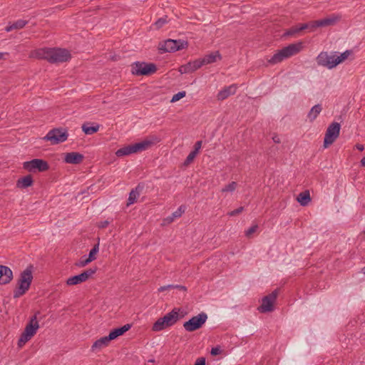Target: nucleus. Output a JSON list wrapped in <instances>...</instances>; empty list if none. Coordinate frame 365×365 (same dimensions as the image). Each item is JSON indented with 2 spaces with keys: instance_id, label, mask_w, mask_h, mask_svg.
<instances>
[{
  "instance_id": "9b49d317",
  "label": "nucleus",
  "mask_w": 365,
  "mask_h": 365,
  "mask_svg": "<svg viewBox=\"0 0 365 365\" xmlns=\"http://www.w3.org/2000/svg\"><path fill=\"white\" fill-rule=\"evenodd\" d=\"M23 168L29 172H43L48 170L49 166L46 161L41 159H34L30 161L24 162Z\"/></svg>"
},
{
  "instance_id": "6e6d98bb",
  "label": "nucleus",
  "mask_w": 365,
  "mask_h": 365,
  "mask_svg": "<svg viewBox=\"0 0 365 365\" xmlns=\"http://www.w3.org/2000/svg\"><path fill=\"white\" fill-rule=\"evenodd\" d=\"M148 362L154 363V362H155V360H153V359H150V360H149V361H148Z\"/></svg>"
},
{
  "instance_id": "2eb2a0df",
  "label": "nucleus",
  "mask_w": 365,
  "mask_h": 365,
  "mask_svg": "<svg viewBox=\"0 0 365 365\" xmlns=\"http://www.w3.org/2000/svg\"><path fill=\"white\" fill-rule=\"evenodd\" d=\"M201 66H202V62L200 61V60L199 58V59H196L193 61H190L187 63L181 66L179 68L178 71L182 74L194 72L195 71L200 68Z\"/></svg>"
},
{
  "instance_id": "c9c22d12",
  "label": "nucleus",
  "mask_w": 365,
  "mask_h": 365,
  "mask_svg": "<svg viewBox=\"0 0 365 365\" xmlns=\"http://www.w3.org/2000/svg\"><path fill=\"white\" fill-rule=\"evenodd\" d=\"M320 23H321L320 20L312 21H310L309 23H308L309 29L310 30V31H314L318 27H322V25L320 24Z\"/></svg>"
},
{
  "instance_id": "f8f14e48",
  "label": "nucleus",
  "mask_w": 365,
  "mask_h": 365,
  "mask_svg": "<svg viewBox=\"0 0 365 365\" xmlns=\"http://www.w3.org/2000/svg\"><path fill=\"white\" fill-rule=\"evenodd\" d=\"M96 269H88L80 274L68 278L66 283L68 286H73L81 284L92 277V275L96 273Z\"/></svg>"
},
{
  "instance_id": "7c9ffc66",
  "label": "nucleus",
  "mask_w": 365,
  "mask_h": 365,
  "mask_svg": "<svg viewBox=\"0 0 365 365\" xmlns=\"http://www.w3.org/2000/svg\"><path fill=\"white\" fill-rule=\"evenodd\" d=\"M352 54V51L351 50H346L344 52L341 53L340 55L336 54V66L345 61Z\"/></svg>"
},
{
  "instance_id": "bb28decb",
  "label": "nucleus",
  "mask_w": 365,
  "mask_h": 365,
  "mask_svg": "<svg viewBox=\"0 0 365 365\" xmlns=\"http://www.w3.org/2000/svg\"><path fill=\"white\" fill-rule=\"evenodd\" d=\"M33 184V179L31 175H26L18 180L16 186L19 188H26Z\"/></svg>"
},
{
  "instance_id": "1a4fd4ad",
  "label": "nucleus",
  "mask_w": 365,
  "mask_h": 365,
  "mask_svg": "<svg viewBox=\"0 0 365 365\" xmlns=\"http://www.w3.org/2000/svg\"><path fill=\"white\" fill-rule=\"evenodd\" d=\"M340 128V124L336 122H334L328 126L324 140V147L325 148H328L336 140L339 135Z\"/></svg>"
},
{
  "instance_id": "58836bf2",
  "label": "nucleus",
  "mask_w": 365,
  "mask_h": 365,
  "mask_svg": "<svg viewBox=\"0 0 365 365\" xmlns=\"http://www.w3.org/2000/svg\"><path fill=\"white\" fill-rule=\"evenodd\" d=\"M197 154L196 153V152H194V151H192L188 155L187 157L186 158V160L185 161V165H189L190 164L193 160L195 158L196 155Z\"/></svg>"
},
{
  "instance_id": "f704fd0d",
  "label": "nucleus",
  "mask_w": 365,
  "mask_h": 365,
  "mask_svg": "<svg viewBox=\"0 0 365 365\" xmlns=\"http://www.w3.org/2000/svg\"><path fill=\"white\" fill-rule=\"evenodd\" d=\"M300 24L296 25L288 29L284 35L285 36H294L297 33L302 31V30H299Z\"/></svg>"
},
{
  "instance_id": "f03ea898",
  "label": "nucleus",
  "mask_w": 365,
  "mask_h": 365,
  "mask_svg": "<svg viewBox=\"0 0 365 365\" xmlns=\"http://www.w3.org/2000/svg\"><path fill=\"white\" fill-rule=\"evenodd\" d=\"M160 138L157 135H152L145 137L141 141L124 146L116 150L115 155L122 158L129 155L138 153L146 150L160 142Z\"/></svg>"
},
{
  "instance_id": "8fccbe9b",
  "label": "nucleus",
  "mask_w": 365,
  "mask_h": 365,
  "mask_svg": "<svg viewBox=\"0 0 365 365\" xmlns=\"http://www.w3.org/2000/svg\"><path fill=\"white\" fill-rule=\"evenodd\" d=\"M272 140L275 143H280L281 142L279 137L277 135L273 136Z\"/></svg>"
},
{
  "instance_id": "37998d69",
  "label": "nucleus",
  "mask_w": 365,
  "mask_h": 365,
  "mask_svg": "<svg viewBox=\"0 0 365 365\" xmlns=\"http://www.w3.org/2000/svg\"><path fill=\"white\" fill-rule=\"evenodd\" d=\"M221 352H222V350H221L220 347L216 346V347H213L211 349L210 354L212 356H216V355L221 354Z\"/></svg>"
},
{
  "instance_id": "6e6552de",
  "label": "nucleus",
  "mask_w": 365,
  "mask_h": 365,
  "mask_svg": "<svg viewBox=\"0 0 365 365\" xmlns=\"http://www.w3.org/2000/svg\"><path fill=\"white\" fill-rule=\"evenodd\" d=\"M68 136V132L65 129L54 128L48 131L43 140L51 142L52 145H56L65 142Z\"/></svg>"
},
{
  "instance_id": "412c9836",
  "label": "nucleus",
  "mask_w": 365,
  "mask_h": 365,
  "mask_svg": "<svg viewBox=\"0 0 365 365\" xmlns=\"http://www.w3.org/2000/svg\"><path fill=\"white\" fill-rule=\"evenodd\" d=\"M184 212L185 208L182 206L179 207L176 211L172 213L171 215L168 216L163 220L162 225L166 226L171 224L175 219L180 217Z\"/></svg>"
},
{
  "instance_id": "5fc2aeb1",
  "label": "nucleus",
  "mask_w": 365,
  "mask_h": 365,
  "mask_svg": "<svg viewBox=\"0 0 365 365\" xmlns=\"http://www.w3.org/2000/svg\"><path fill=\"white\" fill-rule=\"evenodd\" d=\"M361 165L363 166V167H365V157H364L361 160Z\"/></svg>"
},
{
  "instance_id": "603ef678",
  "label": "nucleus",
  "mask_w": 365,
  "mask_h": 365,
  "mask_svg": "<svg viewBox=\"0 0 365 365\" xmlns=\"http://www.w3.org/2000/svg\"><path fill=\"white\" fill-rule=\"evenodd\" d=\"M167 290H169V289L167 288V285H166V286H162V287H160L158 289V292H165V291H167Z\"/></svg>"
},
{
  "instance_id": "393cba45",
  "label": "nucleus",
  "mask_w": 365,
  "mask_h": 365,
  "mask_svg": "<svg viewBox=\"0 0 365 365\" xmlns=\"http://www.w3.org/2000/svg\"><path fill=\"white\" fill-rule=\"evenodd\" d=\"M311 200L312 199L309 190L300 192L297 197V201L304 207L308 205Z\"/></svg>"
},
{
  "instance_id": "79ce46f5",
  "label": "nucleus",
  "mask_w": 365,
  "mask_h": 365,
  "mask_svg": "<svg viewBox=\"0 0 365 365\" xmlns=\"http://www.w3.org/2000/svg\"><path fill=\"white\" fill-rule=\"evenodd\" d=\"M90 262H91V261H88V258H85V259L84 258H81V260L77 264V265L78 267H83L86 266Z\"/></svg>"
},
{
  "instance_id": "423d86ee",
  "label": "nucleus",
  "mask_w": 365,
  "mask_h": 365,
  "mask_svg": "<svg viewBox=\"0 0 365 365\" xmlns=\"http://www.w3.org/2000/svg\"><path fill=\"white\" fill-rule=\"evenodd\" d=\"M157 71L155 64L145 62H136L131 66V73L135 76H149Z\"/></svg>"
},
{
  "instance_id": "e433bc0d",
  "label": "nucleus",
  "mask_w": 365,
  "mask_h": 365,
  "mask_svg": "<svg viewBox=\"0 0 365 365\" xmlns=\"http://www.w3.org/2000/svg\"><path fill=\"white\" fill-rule=\"evenodd\" d=\"M185 95H186V92L185 91L178 92V93L175 94L173 96V98L171 99V102L174 103V102L178 101L181 98H184L185 96Z\"/></svg>"
},
{
  "instance_id": "09e8293b",
  "label": "nucleus",
  "mask_w": 365,
  "mask_h": 365,
  "mask_svg": "<svg viewBox=\"0 0 365 365\" xmlns=\"http://www.w3.org/2000/svg\"><path fill=\"white\" fill-rule=\"evenodd\" d=\"M309 29V24L308 23L307 24H300V28H299V30H304V29Z\"/></svg>"
},
{
  "instance_id": "3c124183",
  "label": "nucleus",
  "mask_w": 365,
  "mask_h": 365,
  "mask_svg": "<svg viewBox=\"0 0 365 365\" xmlns=\"http://www.w3.org/2000/svg\"><path fill=\"white\" fill-rule=\"evenodd\" d=\"M356 149H357V150H359V151H363V150H364V145H361V144H356Z\"/></svg>"
},
{
  "instance_id": "dca6fc26",
  "label": "nucleus",
  "mask_w": 365,
  "mask_h": 365,
  "mask_svg": "<svg viewBox=\"0 0 365 365\" xmlns=\"http://www.w3.org/2000/svg\"><path fill=\"white\" fill-rule=\"evenodd\" d=\"M13 279V272L11 269L4 265H0V284H6Z\"/></svg>"
},
{
  "instance_id": "c756f323",
  "label": "nucleus",
  "mask_w": 365,
  "mask_h": 365,
  "mask_svg": "<svg viewBox=\"0 0 365 365\" xmlns=\"http://www.w3.org/2000/svg\"><path fill=\"white\" fill-rule=\"evenodd\" d=\"M26 24V21L24 20H18L16 22L13 23L12 24L7 26L5 28L6 31L9 32L14 29H20L25 26Z\"/></svg>"
},
{
  "instance_id": "39448f33",
  "label": "nucleus",
  "mask_w": 365,
  "mask_h": 365,
  "mask_svg": "<svg viewBox=\"0 0 365 365\" xmlns=\"http://www.w3.org/2000/svg\"><path fill=\"white\" fill-rule=\"evenodd\" d=\"M39 328V324L37 320L36 314L33 316L29 322L26 324L24 331L21 334L19 341V346H23L28 341H29L36 333Z\"/></svg>"
},
{
  "instance_id": "4c0bfd02",
  "label": "nucleus",
  "mask_w": 365,
  "mask_h": 365,
  "mask_svg": "<svg viewBox=\"0 0 365 365\" xmlns=\"http://www.w3.org/2000/svg\"><path fill=\"white\" fill-rule=\"evenodd\" d=\"M258 229L257 225H252L247 230L245 231V235L247 237H251L252 235L257 232Z\"/></svg>"
},
{
  "instance_id": "a18cd8bd",
  "label": "nucleus",
  "mask_w": 365,
  "mask_h": 365,
  "mask_svg": "<svg viewBox=\"0 0 365 365\" xmlns=\"http://www.w3.org/2000/svg\"><path fill=\"white\" fill-rule=\"evenodd\" d=\"M202 146V141H197L195 144V150L194 152H196L197 154L199 153V150H200Z\"/></svg>"
},
{
  "instance_id": "2f4dec72",
  "label": "nucleus",
  "mask_w": 365,
  "mask_h": 365,
  "mask_svg": "<svg viewBox=\"0 0 365 365\" xmlns=\"http://www.w3.org/2000/svg\"><path fill=\"white\" fill-rule=\"evenodd\" d=\"M139 195H140V192L138 190V188L132 190L129 194L127 205H130L134 204L136 202Z\"/></svg>"
},
{
  "instance_id": "b1692460",
  "label": "nucleus",
  "mask_w": 365,
  "mask_h": 365,
  "mask_svg": "<svg viewBox=\"0 0 365 365\" xmlns=\"http://www.w3.org/2000/svg\"><path fill=\"white\" fill-rule=\"evenodd\" d=\"M130 329V325L128 324H125L124 326H123L120 328L115 329L109 333V334H108L109 339H110V340H113V339H116L117 337H118L119 336L123 335L125 332L128 331Z\"/></svg>"
},
{
  "instance_id": "9d476101",
  "label": "nucleus",
  "mask_w": 365,
  "mask_h": 365,
  "mask_svg": "<svg viewBox=\"0 0 365 365\" xmlns=\"http://www.w3.org/2000/svg\"><path fill=\"white\" fill-rule=\"evenodd\" d=\"M207 316L205 313H200L197 316L192 317L190 320L183 324L184 329L187 331H194L205 323Z\"/></svg>"
},
{
  "instance_id": "a19ab883",
  "label": "nucleus",
  "mask_w": 365,
  "mask_h": 365,
  "mask_svg": "<svg viewBox=\"0 0 365 365\" xmlns=\"http://www.w3.org/2000/svg\"><path fill=\"white\" fill-rule=\"evenodd\" d=\"M243 209H244L243 207H240L239 208H237L236 210H232L231 212H229L227 213V215L229 216L237 215L240 214L242 212Z\"/></svg>"
},
{
  "instance_id": "ea45409f",
  "label": "nucleus",
  "mask_w": 365,
  "mask_h": 365,
  "mask_svg": "<svg viewBox=\"0 0 365 365\" xmlns=\"http://www.w3.org/2000/svg\"><path fill=\"white\" fill-rule=\"evenodd\" d=\"M166 23V18H160L155 23L154 26H155V29H158L163 27Z\"/></svg>"
},
{
  "instance_id": "4468645a",
  "label": "nucleus",
  "mask_w": 365,
  "mask_h": 365,
  "mask_svg": "<svg viewBox=\"0 0 365 365\" xmlns=\"http://www.w3.org/2000/svg\"><path fill=\"white\" fill-rule=\"evenodd\" d=\"M336 53L329 54L327 52H321L317 57V62L319 66L332 69L336 65Z\"/></svg>"
},
{
  "instance_id": "20e7f679",
  "label": "nucleus",
  "mask_w": 365,
  "mask_h": 365,
  "mask_svg": "<svg viewBox=\"0 0 365 365\" xmlns=\"http://www.w3.org/2000/svg\"><path fill=\"white\" fill-rule=\"evenodd\" d=\"M303 48V43L302 41L291 43L283 48L278 50L268 62L270 64H277L281 63L284 60L289 58L297 53H299Z\"/></svg>"
},
{
  "instance_id": "72a5a7b5",
  "label": "nucleus",
  "mask_w": 365,
  "mask_h": 365,
  "mask_svg": "<svg viewBox=\"0 0 365 365\" xmlns=\"http://www.w3.org/2000/svg\"><path fill=\"white\" fill-rule=\"evenodd\" d=\"M99 251V245L96 244L94 245V247L91 250L88 257H87L88 259V261H93L96 259V255Z\"/></svg>"
},
{
  "instance_id": "de8ad7c7",
  "label": "nucleus",
  "mask_w": 365,
  "mask_h": 365,
  "mask_svg": "<svg viewBox=\"0 0 365 365\" xmlns=\"http://www.w3.org/2000/svg\"><path fill=\"white\" fill-rule=\"evenodd\" d=\"M195 365H205V359L204 358L197 359Z\"/></svg>"
},
{
  "instance_id": "f3484780",
  "label": "nucleus",
  "mask_w": 365,
  "mask_h": 365,
  "mask_svg": "<svg viewBox=\"0 0 365 365\" xmlns=\"http://www.w3.org/2000/svg\"><path fill=\"white\" fill-rule=\"evenodd\" d=\"M84 157L82 154L77 152H71L64 153V162L68 164H79Z\"/></svg>"
},
{
  "instance_id": "c03bdc74",
  "label": "nucleus",
  "mask_w": 365,
  "mask_h": 365,
  "mask_svg": "<svg viewBox=\"0 0 365 365\" xmlns=\"http://www.w3.org/2000/svg\"><path fill=\"white\" fill-rule=\"evenodd\" d=\"M167 288L168 289H179L180 290H183V291H185L186 290V288L184 286H181V285H173V284H169V285H167Z\"/></svg>"
},
{
  "instance_id": "a878e982",
  "label": "nucleus",
  "mask_w": 365,
  "mask_h": 365,
  "mask_svg": "<svg viewBox=\"0 0 365 365\" xmlns=\"http://www.w3.org/2000/svg\"><path fill=\"white\" fill-rule=\"evenodd\" d=\"M322 110L320 104L314 106L307 114V118L310 122H313L319 115Z\"/></svg>"
},
{
  "instance_id": "ddd939ff",
  "label": "nucleus",
  "mask_w": 365,
  "mask_h": 365,
  "mask_svg": "<svg viewBox=\"0 0 365 365\" xmlns=\"http://www.w3.org/2000/svg\"><path fill=\"white\" fill-rule=\"evenodd\" d=\"M278 291L274 290L271 294L265 296L262 299V304L259 307L258 310L262 313L269 312L274 309V304L277 299Z\"/></svg>"
},
{
  "instance_id": "f257e3e1",
  "label": "nucleus",
  "mask_w": 365,
  "mask_h": 365,
  "mask_svg": "<svg viewBox=\"0 0 365 365\" xmlns=\"http://www.w3.org/2000/svg\"><path fill=\"white\" fill-rule=\"evenodd\" d=\"M30 58L44 59L51 63H60L69 61L71 58V53L60 48H41L32 51Z\"/></svg>"
},
{
  "instance_id": "aec40b11",
  "label": "nucleus",
  "mask_w": 365,
  "mask_h": 365,
  "mask_svg": "<svg viewBox=\"0 0 365 365\" xmlns=\"http://www.w3.org/2000/svg\"><path fill=\"white\" fill-rule=\"evenodd\" d=\"M237 86L235 84H232L227 87L224 88L217 95V100L223 101L227 98L230 96L234 95L237 91Z\"/></svg>"
},
{
  "instance_id": "0eeeda50",
  "label": "nucleus",
  "mask_w": 365,
  "mask_h": 365,
  "mask_svg": "<svg viewBox=\"0 0 365 365\" xmlns=\"http://www.w3.org/2000/svg\"><path fill=\"white\" fill-rule=\"evenodd\" d=\"M187 47V42L181 40L168 39L159 43L158 48L162 52H175Z\"/></svg>"
},
{
  "instance_id": "cd10ccee",
  "label": "nucleus",
  "mask_w": 365,
  "mask_h": 365,
  "mask_svg": "<svg viewBox=\"0 0 365 365\" xmlns=\"http://www.w3.org/2000/svg\"><path fill=\"white\" fill-rule=\"evenodd\" d=\"M168 327H170L163 317L159 318L153 325L152 330L153 331H160Z\"/></svg>"
},
{
  "instance_id": "473e14b6",
  "label": "nucleus",
  "mask_w": 365,
  "mask_h": 365,
  "mask_svg": "<svg viewBox=\"0 0 365 365\" xmlns=\"http://www.w3.org/2000/svg\"><path fill=\"white\" fill-rule=\"evenodd\" d=\"M237 187V183L236 182H231L226 185L221 189L222 193H232Z\"/></svg>"
},
{
  "instance_id": "c85d7f7f",
  "label": "nucleus",
  "mask_w": 365,
  "mask_h": 365,
  "mask_svg": "<svg viewBox=\"0 0 365 365\" xmlns=\"http://www.w3.org/2000/svg\"><path fill=\"white\" fill-rule=\"evenodd\" d=\"M100 125L96 124L91 126L89 123H85L82 125V130L86 135H92L98 131Z\"/></svg>"
},
{
  "instance_id": "864d4df0",
  "label": "nucleus",
  "mask_w": 365,
  "mask_h": 365,
  "mask_svg": "<svg viewBox=\"0 0 365 365\" xmlns=\"http://www.w3.org/2000/svg\"><path fill=\"white\" fill-rule=\"evenodd\" d=\"M8 53H0V59H4L5 56H8Z\"/></svg>"
},
{
  "instance_id": "7ed1b4c3",
  "label": "nucleus",
  "mask_w": 365,
  "mask_h": 365,
  "mask_svg": "<svg viewBox=\"0 0 365 365\" xmlns=\"http://www.w3.org/2000/svg\"><path fill=\"white\" fill-rule=\"evenodd\" d=\"M33 265H29L20 273L17 280L16 287L14 291V298L21 297L29 289L33 280Z\"/></svg>"
},
{
  "instance_id": "6ab92c4d",
  "label": "nucleus",
  "mask_w": 365,
  "mask_h": 365,
  "mask_svg": "<svg viewBox=\"0 0 365 365\" xmlns=\"http://www.w3.org/2000/svg\"><path fill=\"white\" fill-rule=\"evenodd\" d=\"M179 312V309L175 308L171 312L167 313L164 317H163L165 324H167L169 327L174 325L180 319Z\"/></svg>"
},
{
  "instance_id": "49530a36",
  "label": "nucleus",
  "mask_w": 365,
  "mask_h": 365,
  "mask_svg": "<svg viewBox=\"0 0 365 365\" xmlns=\"http://www.w3.org/2000/svg\"><path fill=\"white\" fill-rule=\"evenodd\" d=\"M110 224V222L108 220L101 221L98 223V227L100 228H105Z\"/></svg>"
},
{
  "instance_id": "5701e85b",
  "label": "nucleus",
  "mask_w": 365,
  "mask_h": 365,
  "mask_svg": "<svg viewBox=\"0 0 365 365\" xmlns=\"http://www.w3.org/2000/svg\"><path fill=\"white\" fill-rule=\"evenodd\" d=\"M110 341L111 340L110 339H109L108 336L101 337L93 343V344L91 346V349L93 351L100 350L107 346Z\"/></svg>"
},
{
  "instance_id": "4be33fe9",
  "label": "nucleus",
  "mask_w": 365,
  "mask_h": 365,
  "mask_svg": "<svg viewBox=\"0 0 365 365\" xmlns=\"http://www.w3.org/2000/svg\"><path fill=\"white\" fill-rule=\"evenodd\" d=\"M222 56L219 51H215L212 53H210L207 55H205L203 58H200V61L202 62V65H207L210 63H215L217 61L221 60Z\"/></svg>"
},
{
  "instance_id": "a211bd4d",
  "label": "nucleus",
  "mask_w": 365,
  "mask_h": 365,
  "mask_svg": "<svg viewBox=\"0 0 365 365\" xmlns=\"http://www.w3.org/2000/svg\"><path fill=\"white\" fill-rule=\"evenodd\" d=\"M341 14H331L323 19H320L322 27L336 25L341 19Z\"/></svg>"
}]
</instances>
